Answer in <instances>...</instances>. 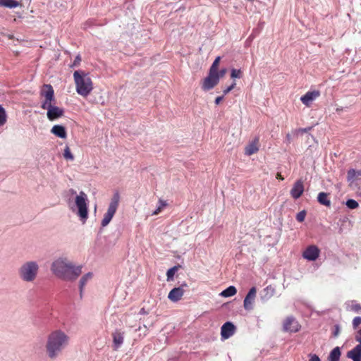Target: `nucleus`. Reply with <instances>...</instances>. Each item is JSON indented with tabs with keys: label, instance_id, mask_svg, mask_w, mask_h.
<instances>
[{
	"label": "nucleus",
	"instance_id": "nucleus-24",
	"mask_svg": "<svg viewBox=\"0 0 361 361\" xmlns=\"http://www.w3.org/2000/svg\"><path fill=\"white\" fill-rule=\"evenodd\" d=\"M341 354L340 348L338 347L334 348L329 354V361H339Z\"/></svg>",
	"mask_w": 361,
	"mask_h": 361
},
{
	"label": "nucleus",
	"instance_id": "nucleus-41",
	"mask_svg": "<svg viewBox=\"0 0 361 361\" xmlns=\"http://www.w3.org/2000/svg\"><path fill=\"white\" fill-rule=\"evenodd\" d=\"M309 357V361H321L320 358L315 354H310Z\"/></svg>",
	"mask_w": 361,
	"mask_h": 361
},
{
	"label": "nucleus",
	"instance_id": "nucleus-47",
	"mask_svg": "<svg viewBox=\"0 0 361 361\" xmlns=\"http://www.w3.org/2000/svg\"><path fill=\"white\" fill-rule=\"evenodd\" d=\"M143 328L145 329L144 334L145 335V334H146V332L147 331V326L144 325V327H143Z\"/></svg>",
	"mask_w": 361,
	"mask_h": 361
},
{
	"label": "nucleus",
	"instance_id": "nucleus-17",
	"mask_svg": "<svg viewBox=\"0 0 361 361\" xmlns=\"http://www.w3.org/2000/svg\"><path fill=\"white\" fill-rule=\"evenodd\" d=\"M259 150V137H255L250 143H249L245 148V154L250 156Z\"/></svg>",
	"mask_w": 361,
	"mask_h": 361
},
{
	"label": "nucleus",
	"instance_id": "nucleus-23",
	"mask_svg": "<svg viewBox=\"0 0 361 361\" xmlns=\"http://www.w3.org/2000/svg\"><path fill=\"white\" fill-rule=\"evenodd\" d=\"M19 2L16 0H0V6L13 8L18 7Z\"/></svg>",
	"mask_w": 361,
	"mask_h": 361
},
{
	"label": "nucleus",
	"instance_id": "nucleus-1",
	"mask_svg": "<svg viewBox=\"0 0 361 361\" xmlns=\"http://www.w3.org/2000/svg\"><path fill=\"white\" fill-rule=\"evenodd\" d=\"M82 265H75L66 257H59L51 264L52 274L66 281H74L82 274Z\"/></svg>",
	"mask_w": 361,
	"mask_h": 361
},
{
	"label": "nucleus",
	"instance_id": "nucleus-33",
	"mask_svg": "<svg viewBox=\"0 0 361 361\" xmlns=\"http://www.w3.org/2000/svg\"><path fill=\"white\" fill-rule=\"evenodd\" d=\"M220 61H221V56H217L215 59V60L214 61L213 63L212 64L209 70L216 72V70L218 69Z\"/></svg>",
	"mask_w": 361,
	"mask_h": 361
},
{
	"label": "nucleus",
	"instance_id": "nucleus-16",
	"mask_svg": "<svg viewBox=\"0 0 361 361\" xmlns=\"http://www.w3.org/2000/svg\"><path fill=\"white\" fill-rule=\"evenodd\" d=\"M113 338V348L117 350L123 344L124 341V333L118 330H116L112 334Z\"/></svg>",
	"mask_w": 361,
	"mask_h": 361
},
{
	"label": "nucleus",
	"instance_id": "nucleus-32",
	"mask_svg": "<svg viewBox=\"0 0 361 361\" xmlns=\"http://www.w3.org/2000/svg\"><path fill=\"white\" fill-rule=\"evenodd\" d=\"M159 205L158 206L157 209L153 212L152 215H157L161 212L163 208L166 206V203L163 200H159Z\"/></svg>",
	"mask_w": 361,
	"mask_h": 361
},
{
	"label": "nucleus",
	"instance_id": "nucleus-38",
	"mask_svg": "<svg viewBox=\"0 0 361 361\" xmlns=\"http://www.w3.org/2000/svg\"><path fill=\"white\" fill-rule=\"evenodd\" d=\"M80 61H81V58H80V56L79 55H78V56L75 57V60H74V61H73V64L71 66V67H76V66H78L80 65Z\"/></svg>",
	"mask_w": 361,
	"mask_h": 361
},
{
	"label": "nucleus",
	"instance_id": "nucleus-37",
	"mask_svg": "<svg viewBox=\"0 0 361 361\" xmlns=\"http://www.w3.org/2000/svg\"><path fill=\"white\" fill-rule=\"evenodd\" d=\"M235 85H236L235 82H233L230 86H228L227 88L224 90V91H223L224 95H226L228 92H230L235 87Z\"/></svg>",
	"mask_w": 361,
	"mask_h": 361
},
{
	"label": "nucleus",
	"instance_id": "nucleus-11",
	"mask_svg": "<svg viewBox=\"0 0 361 361\" xmlns=\"http://www.w3.org/2000/svg\"><path fill=\"white\" fill-rule=\"evenodd\" d=\"M320 250L314 245L308 246L302 252V257L308 261H315L319 256Z\"/></svg>",
	"mask_w": 361,
	"mask_h": 361
},
{
	"label": "nucleus",
	"instance_id": "nucleus-10",
	"mask_svg": "<svg viewBox=\"0 0 361 361\" xmlns=\"http://www.w3.org/2000/svg\"><path fill=\"white\" fill-rule=\"evenodd\" d=\"M300 329V325L298 321L293 317H288L283 325V329L284 331L295 333L298 332Z\"/></svg>",
	"mask_w": 361,
	"mask_h": 361
},
{
	"label": "nucleus",
	"instance_id": "nucleus-12",
	"mask_svg": "<svg viewBox=\"0 0 361 361\" xmlns=\"http://www.w3.org/2000/svg\"><path fill=\"white\" fill-rule=\"evenodd\" d=\"M187 287L188 284L185 282H184L181 284L180 287L173 288L169 292L168 295V298L172 302L179 301L182 298L185 293L184 288Z\"/></svg>",
	"mask_w": 361,
	"mask_h": 361
},
{
	"label": "nucleus",
	"instance_id": "nucleus-48",
	"mask_svg": "<svg viewBox=\"0 0 361 361\" xmlns=\"http://www.w3.org/2000/svg\"><path fill=\"white\" fill-rule=\"evenodd\" d=\"M70 192H71L72 194H75V193H76V192H75L74 190H73V189H71V190H70Z\"/></svg>",
	"mask_w": 361,
	"mask_h": 361
},
{
	"label": "nucleus",
	"instance_id": "nucleus-36",
	"mask_svg": "<svg viewBox=\"0 0 361 361\" xmlns=\"http://www.w3.org/2000/svg\"><path fill=\"white\" fill-rule=\"evenodd\" d=\"M360 324H361V317H356L353 320V326L354 329H356Z\"/></svg>",
	"mask_w": 361,
	"mask_h": 361
},
{
	"label": "nucleus",
	"instance_id": "nucleus-2",
	"mask_svg": "<svg viewBox=\"0 0 361 361\" xmlns=\"http://www.w3.org/2000/svg\"><path fill=\"white\" fill-rule=\"evenodd\" d=\"M70 336L61 329H55L47 336L45 351L51 360L56 359L70 344Z\"/></svg>",
	"mask_w": 361,
	"mask_h": 361
},
{
	"label": "nucleus",
	"instance_id": "nucleus-22",
	"mask_svg": "<svg viewBox=\"0 0 361 361\" xmlns=\"http://www.w3.org/2000/svg\"><path fill=\"white\" fill-rule=\"evenodd\" d=\"M264 295L261 297L262 300H268L270 299L275 293V289L271 286H267L264 290Z\"/></svg>",
	"mask_w": 361,
	"mask_h": 361
},
{
	"label": "nucleus",
	"instance_id": "nucleus-40",
	"mask_svg": "<svg viewBox=\"0 0 361 361\" xmlns=\"http://www.w3.org/2000/svg\"><path fill=\"white\" fill-rule=\"evenodd\" d=\"M311 129H312V127H307V128H299V129L295 130V133H307Z\"/></svg>",
	"mask_w": 361,
	"mask_h": 361
},
{
	"label": "nucleus",
	"instance_id": "nucleus-25",
	"mask_svg": "<svg viewBox=\"0 0 361 361\" xmlns=\"http://www.w3.org/2000/svg\"><path fill=\"white\" fill-rule=\"evenodd\" d=\"M237 293V290L235 286H230L227 288H226L224 290H223L220 295L224 298L231 297L234 295H235Z\"/></svg>",
	"mask_w": 361,
	"mask_h": 361
},
{
	"label": "nucleus",
	"instance_id": "nucleus-15",
	"mask_svg": "<svg viewBox=\"0 0 361 361\" xmlns=\"http://www.w3.org/2000/svg\"><path fill=\"white\" fill-rule=\"evenodd\" d=\"M320 95V92L318 90L307 92L305 94L301 97L300 100L303 104L307 106H310L311 103L316 99Z\"/></svg>",
	"mask_w": 361,
	"mask_h": 361
},
{
	"label": "nucleus",
	"instance_id": "nucleus-43",
	"mask_svg": "<svg viewBox=\"0 0 361 361\" xmlns=\"http://www.w3.org/2000/svg\"><path fill=\"white\" fill-rule=\"evenodd\" d=\"M224 99V96H220V97H217L216 99H215V104L216 105L219 104L220 102Z\"/></svg>",
	"mask_w": 361,
	"mask_h": 361
},
{
	"label": "nucleus",
	"instance_id": "nucleus-45",
	"mask_svg": "<svg viewBox=\"0 0 361 361\" xmlns=\"http://www.w3.org/2000/svg\"><path fill=\"white\" fill-rule=\"evenodd\" d=\"M339 334V326H336V330L334 333V336H337Z\"/></svg>",
	"mask_w": 361,
	"mask_h": 361
},
{
	"label": "nucleus",
	"instance_id": "nucleus-27",
	"mask_svg": "<svg viewBox=\"0 0 361 361\" xmlns=\"http://www.w3.org/2000/svg\"><path fill=\"white\" fill-rule=\"evenodd\" d=\"M7 122V114L5 109L0 105V127L4 126Z\"/></svg>",
	"mask_w": 361,
	"mask_h": 361
},
{
	"label": "nucleus",
	"instance_id": "nucleus-28",
	"mask_svg": "<svg viewBox=\"0 0 361 361\" xmlns=\"http://www.w3.org/2000/svg\"><path fill=\"white\" fill-rule=\"evenodd\" d=\"M178 267L175 266V267L169 269L167 271L166 277H167L168 281H172L173 279L174 274H175L176 271H178Z\"/></svg>",
	"mask_w": 361,
	"mask_h": 361
},
{
	"label": "nucleus",
	"instance_id": "nucleus-9",
	"mask_svg": "<svg viewBox=\"0 0 361 361\" xmlns=\"http://www.w3.org/2000/svg\"><path fill=\"white\" fill-rule=\"evenodd\" d=\"M257 295L256 287L250 289L243 301V307L245 310L250 311L254 308V303Z\"/></svg>",
	"mask_w": 361,
	"mask_h": 361
},
{
	"label": "nucleus",
	"instance_id": "nucleus-46",
	"mask_svg": "<svg viewBox=\"0 0 361 361\" xmlns=\"http://www.w3.org/2000/svg\"><path fill=\"white\" fill-rule=\"evenodd\" d=\"M276 178L280 179V180H283L284 179L283 177L281 176V174L280 173H278L276 174Z\"/></svg>",
	"mask_w": 361,
	"mask_h": 361
},
{
	"label": "nucleus",
	"instance_id": "nucleus-42",
	"mask_svg": "<svg viewBox=\"0 0 361 361\" xmlns=\"http://www.w3.org/2000/svg\"><path fill=\"white\" fill-rule=\"evenodd\" d=\"M355 340L361 344V329L357 331L355 336Z\"/></svg>",
	"mask_w": 361,
	"mask_h": 361
},
{
	"label": "nucleus",
	"instance_id": "nucleus-8",
	"mask_svg": "<svg viewBox=\"0 0 361 361\" xmlns=\"http://www.w3.org/2000/svg\"><path fill=\"white\" fill-rule=\"evenodd\" d=\"M219 82L216 72L209 70L208 75L202 81V89L204 91H209L217 85Z\"/></svg>",
	"mask_w": 361,
	"mask_h": 361
},
{
	"label": "nucleus",
	"instance_id": "nucleus-18",
	"mask_svg": "<svg viewBox=\"0 0 361 361\" xmlns=\"http://www.w3.org/2000/svg\"><path fill=\"white\" fill-rule=\"evenodd\" d=\"M346 356L353 361H361V344H357L351 350L348 351Z\"/></svg>",
	"mask_w": 361,
	"mask_h": 361
},
{
	"label": "nucleus",
	"instance_id": "nucleus-7",
	"mask_svg": "<svg viewBox=\"0 0 361 361\" xmlns=\"http://www.w3.org/2000/svg\"><path fill=\"white\" fill-rule=\"evenodd\" d=\"M120 201V195L118 192H115L111 199V202L108 207L106 212L104 214V218L102 220L101 225L102 227L106 226L112 218L114 217L118 209Z\"/></svg>",
	"mask_w": 361,
	"mask_h": 361
},
{
	"label": "nucleus",
	"instance_id": "nucleus-19",
	"mask_svg": "<svg viewBox=\"0 0 361 361\" xmlns=\"http://www.w3.org/2000/svg\"><path fill=\"white\" fill-rule=\"evenodd\" d=\"M51 133L60 138H66L67 133L65 128L61 125H55L51 129Z\"/></svg>",
	"mask_w": 361,
	"mask_h": 361
},
{
	"label": "nucleus",
	"instance_id": "nucleus-6",
	"mask_svg": "<svg viewBox=\"0 0 361 361\" xmlns=\"http://www.w3.org/2000/svg\"><path fill=\"white\" fill-rule=\"evenodd\" d=\"M88 198L86 193L80 191L75 196L74 205L71 207V210L79 216L82 223H85L88 218Z\"/></svg>",
	"mask_w": 361,
	"mask_h": 361
},
{
	"label": "nucleus",
	"instance_id": "nucleus-5",
	"mask_svg": "<svg viewBox=\"0 0 361 361\" xmlns=\"http://www.w3.org/2000/svg\"><path fill=\"white\" fill-rule=\"evenodd\" d=\"M39 271V265L35 260H28L23 262L18 269L20 279L25 283H33L37 278Z\"/></svg>",
	"mask_w": 361,
	"mask_h": 361
},
{
	"label": "nucleus",
	"instance_id": "nucleus-34",
	"mask_svg": "<svg viewBox=\"0 0 361 361\" xmlns=\"http://www.w3.org/2000/svg\"><path fill=\"white\" fill-rule=\"evenodd\" d=\"M350 310H352L355 312H361V305L359 303H357L355 301H353L352 304L350 305Z\"/></svg>",
	"mask_w": 361,
	"mask_h": 361
},
{
	"label": "nucleus",
	"instance_id": "nucleus-21",
	"mask_svg": "<svg viewBox=\"0 0 361 361\" xmlns=\"http://www.w3.org/2000/svg\"><path fill=\"white\" fill-rule=\"evenodd\" d=\"M317 201L319 204L326 207L331 206V201L329 198V194L324 192H321L318 194Z\"/></svg>",
	"mask_w": 361,
	"mask_h": 361
},
{
	"label": "nucleus",
	"instance_id": "nucleus-3",
	"mask_svg": "<svg viewBox=\"0 0 361 361\" xmlns=\"http://www.w3.org/2000/svg\"><path fill=\"white\" fill-rule=\"evenodd\" d=\"M41 96L44 98L41 108L47 111V116L49 121H55L63 116V109L55 105L54 91L51 85H43Z\"/></svg>",
	"mask_w": 361,
	"mask_h": 361
},
{
	"label": "nucleus",
	"instance_id": "nucleus-31",
	"mask_svg": "<svg viewBox=\"0 0 361 361\" xmlns=\"http://www.w3.org/2000/svg\"><path fill=\"white\" fill-rule=\"evenodd\" d=\"M231 77L233 79L240 78L242 77V71L240 69L233 68L231 70Z\"/></svg>",
	"mask_w": 361,
	"mask_h": 361
},
{
	"label": "nucleus",
	"instance_id": "nucleus-35",
	"mask_svg": "<svg viewBox=\"0 0 361 361\" xmlns=\"http://www.w3.org/2000/svg\"><path fill=\"white\" fill-rule=\"evenodd\" d=\"M305 216H306V211L302 210L297 214L296 219L299 222H302V221H304Z\"/></svg>",
	"mask_w": 361,
	"mask_h": 361
},
{
	"label": "nucleus",
	"instance_id": "nucleus-14",
	"mask_svg": "<svg viewBox=\"0 0 361 361\" xmlns=\"http://www.w3.org/2000/svg\"><path fill=\"white\" fill-rule=\"evenodd\" d=\"M235 331V327L233 323L227 322L221 326V335L224 339H227L232 336Z\"/></svg>",
	"mask_w": 361,
	"mask_h": 361
},
{
	"label": "nucleus",
	"instance_id": "nucleus-4",
	"mask_svg": "<svg viewBox=\"0 0 361 361\" xmlns=\"http://www.w3.org/2000/svg\"><path fill=\"white\" fill-rule=\"evenodd\" d=\"M73 79L77 93L84 97H87L93 90V83L89 74L83 71H75Z\"/></svg>",
	"mask_w": 361,
	"mask_h": 361
},
{
	"label": "nucleus",
	"instance_id": "nucleus-30",
	"mask_svg": "<svg viewBox=\"0 0 361 361\" xmlns=\"http://www.w3.org/2000/svg\"><path fill=\"white\" fill-rule=\"evenodd\" d=\"M345 204L350 209H356L359 206L358 202L353 199L348 200Z\"/></svg>",
	"mask_w": 361,
	"mask_h": 361
},
{
	"label": "nucleus",
	"instance_id": "nucleus-44",
	"mask_svg": "<svg viewBox=\"0 0 361 361\" xmlns=\"http://www.w3.org/2000/svg\"><path fill=\"white\" fill-rule=\"evenodd\" d=\"M286 139L288 143H290L291 142V135L290 133L286 134Z\"/></svg>",
	"mask_w": 361,
	"mask_h": 361
},
{
	"label": "nucleus",
	"instance_id": "nucleus-20",
	"mask_svg": "<svg viewBox=\"0 0 361 361\" xmlns=\"http://www.w3.org/2000/svg\"><path fill=\"white\" fill-rule=\"evenodd\" d=\"M92 278H93V273H92V272H88L81 277V279L79 281V289H80V296H82V291H83L85 286L90 281H91L92 279Z\"/></svg>",
	"mask_w": 361,
	"mask_h": 361
},
{
	"label": "nucleus",
	"instance_id": "nucleus-26",
	"mask_svg": "<svg viewBox=\"0 0 361 361\" xmlns=\"http://www.w3.org/2000/svg\"><path fill=\"white\" fill-rule=\"evenodd\" d=\"M356 177H360L361 178V170L355 171V169H350L348 171V181L353 180Z\"/></svg>",
	"mask_w": 361,
	"mask_h": 361
},
{
	"label": "nucleus",
	"instance_id": "nucleus-39",
	"mask_svg": "<svg viewBox=\"0 0 361 361\" xmlns=\"http://www.w3.org/2000/svg\"><path fill=\"white\" fill-rule=\"evenodd\" d=\"M226 71H227L226 68H223V69L220 70L219 71H218V69L216 70V74H217L219 80H220L221 78H223L225 75V74L226 73Z\"/></svg>",
	"mask_w": 361,
	"mask_h": 361
},
{
	"label": "nucleus",
	"instance_id": "nucleus-29",
	"mask_svg": "<svg viewBox=\"0 0 361 361\" xmlns=\"http://www.w3.org/2000/svg\"><path fill=\"white\" fill-rule=\"evenodd\" d=\"M63 155L64 159L66 160L73 161L74 159V156L71 153L69 147L67 145L66 146V147L64 149Z\"/></svg>",
	"mask_w": 361,
	"mask_h": 361
},
{
	"label": "nucleus",
	"instance_id": "nucleus-13",
	"mask_svg": "<svg viewBox=\"0 0 361 361\" xmlns=\"http://www.w3.org/2000/svg\"><path fill=\"white\" fill-rule=\"evenodd\" d=\"M304 192V181L302 179H299L295 181L290 191L291 197L297 200L301 197Z\"/></svg>",
	"mask_w": 361,
	"mask_h": 361
}]
</instances>
